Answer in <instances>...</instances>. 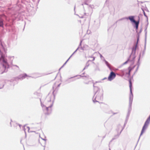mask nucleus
Here are the masks:
<instances>
[{"label": "nucleus", "mask_w": 150, "mask_h": 150, "mask_svg": "<svg viewBox=\"0 0 150 150\" xmlns=\"http://www.w3.org/2000/svg\"><path fill=\"white\" fill-rule=\"evenodd\" d=\"M73 55L72 54L69 57V58H68V59H70V58L72 57V56Z\"/></svg>", "instance_id": "35"}, {"label": "nucleus", "mask_w": 150, "mask_h": 150, "mask_svg": "<svg viewBox=\"0 0 150 150\" xmlns=\"http://www.w3.org/2000/svg\"><path fill=\"white\" fill-rule=\"evenodd\" d=\"M110 112L112 113L113 114V115H114L117 114L118 113V112H114L111 110H110L109 111V113H110Z\"/></svg>", "instance_id": "26"}, {"label": "nucleus", "mask_w": 150, "mask_h": 150, "mask_svg": "<svg viewBox=\"0 0 150 150\" xmlns=\"http://www.w3.org/2000/svg\"><path fill=\"white\" fill-rule=\"evenodd\" d=\"M2 88V87H0V89Z\"/></svg>", "instance_id": "57"}, {"label": "nucleus", "mask_w": 150, "mask_h": 150, "mask_svg": "<svg viewBox=\"0 0 150 150\" xmlns=\"http://www.w3.org/2000/svg\"><path fill=\"white\" fill-rule=\"evenodd\" d=\"M23 129H24V131L25 132V129L23 127Z\"/></svg>", "instance_id": "51"}, {"label": "nucleus", "mask_w": 150, "mask_h": 150, "mask_svg": "<svg viewBox=\"0 0 150 150\" xmlns=\"http://www.w3.org/2000/svg\"><path fill=\"white\" fill-rule=\"evenodd\" d=\"M13 66L16 67L18 69V70H19V68L18 66L17 65H13Z\"/></svg>", "instance_id": "33"}, {"label": "nucleus", "mask_w": 150, "mask_h": 150, "mask_svg": "<svg viewBox=\"0 0 150 150\" xmlns=\"http://www.w3.org/2000/svg\"><path fill=\"white\" fill-rule=\"evenodd\" d=\"M80 17L81 18H83L84 17V16H80Z\"/></svg>", "instance_id": "50"}, {"label": "nucleus", "mask_w": 150, "mask_h": 150, "mask_svg": "<svg viewBox=\"0 0 150 150\" xmlns=\"http://www.w3.org/2000/svg\"><path fill=\"white\" fill-rule=\"evenodd\" d=\"M62 68L61 67L59 69V70H61V69Z\"/></svg>", "instance_id": "56"}, {"label": "nucleus", "mask_w": 150, "mask_h": 150, "mask_svg": "<svg viewBox=\"0 0 150 150\" xmlns=\"http://www.w3.org/2000/svg\"><path fill=\"white\" fill-rule=\"evenodd\" d=\"M85 73H82L81 75L83 76V77H88V75H86V76H84L83 75Z\"/></svg>", "instance_id": "28"}, {"label": "nucleus", "mask_w": 150, "mask_h": 150, "mask_svg": "<svg viewBox=\"0 0 150 150\" xmlns=\"http://www.w3.org/2000/svg\"><path fill=\"white\" fill-rule=\"evenodd\" d=\"M4 25V20L0 17V27L3 28Z\"/></svg>", "instance_id": "17"}, {"label": "nucleus", "mask_w": 150, "mask_h": 150, "mask_svg": "<svg viewBox=\"0 0 150 150\" xmlns=\"http://www.w3.org/2000/svg\"><path fill=\"white\" fill-rule=\"evenodd\" d=\"M67 62H65V63L63 64V66H64V65H65L67 63Z\"/></svg>", "instance_id": "44"}, {"label": "nucleus", "mask_w": 150, "mask_h": 150, "mask_svg": "<svg viewBox=\"0 0 150 150\" xmlns=\"http://www.w3.org/2000/svg\"><path fill=\"white\" fill-rule=\"evenodd\" d=\"M104 61L106 66L108 67L109 68V69L110 70L112 71V69L110 67V64L108 63V61H107L105 59L104 60Z\"/></svg>", "instance_id": "16"}, {"label": "nucleus", "mask_w": 150, "mask_h": 150, "mask_svg": "<svg viewBox=\"0 0 150 150\" xmlns=\"http://www.w3.org/2000/svg\"><path fill=\"white\" fill-rule=\"evenodd\" d=\"M127 121H126V120H125V124H124V125H125L127 123Z\"/></svg>", "instance_id": "37"}, {"label": "nucleus", "mask_w": 150, "mask_h": 150, "mask_svg": "<svg viewBox=\"0 0 150 150\" xmlns=\"http://www.w3.org/2000/svg\"><path fill=\"white\" fill-rule=\"evenodd\" d=\"M140 21V17L139 16H138V20L137 22L134 24V27L135 28L136 31V33H137V31L138 29Z\"/></svg>", "instance_id": "9"}, {"label": "nucleus", "mask_w": 150, "mask_h": 150, "mask_svg": "<svg viewBox=\"0 0 150 150\" xmlns=\"http://www.w3.org/2000/svg\"><path fill=\"white\" fill-rule=\"evenodd\" d=\"M73 55L72 54L69 57V58H68V59H70V58L72 57V56Z\"/></svg>", "instance_id": "36"}, {"label": "nucleus", "mask_w": 150, "mask_h": 150, "mask_svg": "<svg viewBox=\"0 0 150 150\" xmlns=\"http://www.w3.org/2000/svg\"><path fill=\"white\" fill-rule=\"evenodd\" d=\"M77 76L83 77V76L79 75H76L75 76L71 77L68 78L67 79V80L66 81H67L68 83H70L76 80V77Z\"/></svg>", "instance_id": "7"}, {"label": "nucleus", "mask_w": 150, "mask_h": 150, "mask_svg": "<svg viewBox=\"0 0 150 150\" xmlns=\"http://www.w3.org/2000/svg\"><path fill=\"white\" fill-rule=\"evenodd\" d=\"M105 137V136H104L103 137V138H104Z\"/></svg>", "instance_id": "58"}, {"label": "nucleus", "mask_w": 150, "mask_h": 150, "mask_svg": "<svg viewBox=\"0 0 150 150\" xmlns=\"http://www.w3.org/2000/svg\"><path fill=\"white\" fill-rule=\"evenodd\" d=\"M107 79V78H106V77H105L103 79H102V80H105V79Z\"/></svg>", "instance_id": "41"}, {"label": "nucleus", "mask_w": 150, "mask_h": 150, "mask_svg": "<svg viewBox=\"0 0 150 150\" xmlns=\"http://www.w3.org/2000/svg\"><path fill=\"white\" fill-rule=\"evenodd\" d=\"M134 18L135 17L134 16H129L128 17H127V19H129L132 23H135L137 22V21H136L135 20Z\"/></svg>", "instance_id": "10"}, {"label": "nucleus", "mask_w": 150, "mask_h": 150, "mask_svg": "<svg viewBox=\"0 0 150 150\" xmlns=\"http://www.w3.org/2000/svg\"><path fill=\"white\" fill-rule=\"evenodd\" d=\"M82 41L81 40V41L80 42V43H79V46L78 47V48H79V49L80 48H81V49L82 50H83V48H82V47H81V43H82Z\"/></svg>", "instance_id": "21"}, {"label": "nucleus", "mask_w": 150, "mask_h": 150, "mask_svg": "<svg viewBox=\"0 0 150 150\" xmlns=\"http://www.w3.org/2000/svg\"><path fill=\"white\" fill-rule=\"evenodd\" d=\"M116 75L115 73L112 71L110 72L108 77V80L109 81H111L116 77Z\"/></svg>", "instance_id": "8"}, {"label": "nucleus", "mask_w": 150, "mask_h": 150, "mask_svg": "<svg viewBox=\"0 0 150 150\" xmlns=\"http://www.w3.org/2000/svg\"><path fill=\"white\" fill-rule=\"evenodd\" d=\"M138 48V45H134L132 48V52L130 54V57L132 58V60L135 59L136 58L135 53L136 50Z\"/></svg>", "instance_id": "6"}, {"label": "nucleus", "mask_w": 150, "mask_h": 150, "mask_svg": "<svg viewBox=\"0 0 150 150\" xmlns=\"http://www.w3.org/2000/svg\"><path fill=\"white\" fill-rule=\"evenodd\" d=\"M100 57L101 58L102 57H103V56H102V55L101 54H100Z\"/></svg>", "instance_id": "47"}, {"label": "nucleus", "mask_w": 150, "mask_h": 150, "mask_svg": "<svg viewBox=\"0 0 150 150\" xmlns=\"http://www.w3.org/2000/svg\"><path fill=\"white\" fill-rule=\"evenodd\" d=\"M137 1L138 2V4H139V1H138V0H137Z\"/></svg>", "instance_id": "53"}, {"label": "nucleus", "mask_w": 150, "mask_h": 150, "mask_svg": "<svg viewBox=\"0 0 150 150\" xmlns=\"http://www.w3.org/2000/svg\"><path fill=\"white\" fill-rule=\"evenodd\" d=\"M27 128L28 129V131L29 130L30 128L29 127H27Z\"/></svg>", "instance_id": "43"}, {"label": "nucleus", "mask_w": 150, "mask_h": 150, "mask_svg": "<svg viewBox=\"0 0 150 150\" xmlns=\"http://www.w3.org/2000/svg\"><path fill=\"white\" fill-rule=\"evenodd\" d=\"M87 68L85 67L83 69V71L85 69H86Z\"/></svg>", "instance_id": "46"}, {"label": "nucleus", "mask_w": 150, "mask_h": 150, "mask_svg": "<svg viewBox=\"0 0 150 150\" xmlns=\"http://www.w3.org/2000/svg\"><path fill=\"white\" fill-rule=\"evenodd\" d=\"M148 24H149V23H148V22L147 24L145 26V29L144 30V32L145 33V38H146V37H147V28Z\"/></svg>", "instance_id": "15"}, {"label": "nucleus", "mask_w": 150, "mask_h": 150, "mask_svg": "<svg viewBox=\"0 0 150 150\" xmlns=\"http://www.w3.org/2000/svg\"><path fill=\"white\" fill-rule=\"evenodd\" d=\"M142 30V28H141V29H140L139 31V32H138L137 31V34H138L139 36H140V34L141 33Z\"/></svg>", "instance_id": "25"}, {"label": "nucleus", "mask_w": 150, "mask_h": 150, "mask_svg": "<svg viewBox=\"0 0 150 150\" xmlns=\"http://www.w3.org/2000/svg\"><path fill=\"white\" fill-rule=\"evenodd\" d=\"M63 66L61 67V68H62V67H63Z\"/></svg>", "instance_id": "59"}, {"label": "nucleus", "mask_w": 150, "mask_h": 150, "mask_svg": "<svg viewBox=\"0 0 150 150\" xmlns=\"http://www.w3.org/2000/svg\"><path fill=\"white\" fill-rule=\"evenodd\" d=\"M91 60H88V62L86 63V66L85 67L87 69L88 68V67L89 66V64L88 63L89 62L91 61Z\"/></svg>", "instance_id": "23"}, {"label": "nucleus", "mask_w": 150, "mask_h": 150, "mask_svg": "<svg viewBox=\"0 0 150 150\" xmlns=\"http://www.w3.org/2000/svg\"><path fill=\"white\" fill-rule=\"evenodd\" d=\"M123 128H122V130H121V131H120V132L119 133H118L117 134L115 135L114 136V137L113 138H112V139L110 141V142H111L114 140L116 139H117V138H118V137H119L120 134L122 132L123 130Z\"/></svg>", "instance_id": "13"}, {"label": "nucleus", "mask_w": 150, "mask_h": 150, "mask_svg": "<svg viewBox=\"0 0 150 150\" xmlns=\"http://www.w3.org/2000/svg\"><path fill=\"white\" fill-rule=\"evenodd\" d=\"M78 77L76 79H80L81 78V77H82V76H78Z\"/></svg>", "instance_id": "38"}, {"label": "nucleus", "mask_w": 150, "mask_h": 150, "mask_svg": "<svg viewBox=\"0 0 150 150\" xmlns=\"http://www.w3.org/2000/svg\"><path fill=\"white\" fill-rule=\"evenodd\" d=\"M93 60H91V62L92 61H94L95 60V57H93Z\"/></svg>", "instance_id": "39"}, {"label": "nucleus", "mask_w": 150, "mask_h": 150, "mask_svg": "<svg viewBox=\"0 0 150 150\" xmlns=\"http://www.w3.org/2000/svg\"><path fill=\"white\" fill-rule=\"evenodd\" d=\"M61 84V83H60V84H59L58 85V86H57V87H59L60 86V84Z\"/></svg>", "instance_id": "42"}, {"label": "nucleus", "mask_w": 150, "mask_h": 150, "mask_svg": "<svg viewBox=\"0 0 150 150\" xmlns=\"http://www.w3.org/2000/svg\"><path fill=\"white\" fill-rule=\"evenodd\" d=\"M141 56V53H140L139 54V58L138 59V61L136 65V66L137 65V67H138V68H139L140 65V60Z\"/></svg>", "instance_id": "14"}, {"label": "nucleus", "mask_w": 150, "mask_h": 150, "mask_svg": "<svg viewBox=\"0 0 150 150\" xmlns=\"http://www.w3.org/2000/svg\"><path fill=\"white\" fill-rule=\"evenodd\" d=\"M129 117H127V116H126V120L127 121V120L129 119Z\"/></svg>", "instance_id": "34"}, {"label": "nucleus", "mask_w": 150, "mask_h": 150, "mask_svg": "<svg viewBox=\"0 0 150 150\" xmlns=\"http://www.w3.org/2000/svg\"><path fill=\"white\" fill-rule=\"evenodd\" d=\"M146 38H145V45L144 47V50H146Z\"/></svg>", "instance_id": "24"}, {"label": "nucleus", "mask_w": 150, "mask_h": 150, "mask_svg": "<svg viewBox=\"0 0 150 150\" xmlns=\"http://www.w3.org/2000/svg\"><path fill=\"white\" fill-rule=\"evenodd\" d=\"M33 94L36 96L35 97V98H36L38 97V96H40V95L41 94L40 93H38L37 92H35L33 93Z\"/></svg>", "instance_id": "18"}, {"label": "nucleus", "mask_w": 150, "mask_h": 150, "mask_svg": "<svg viewBox=\"0 0 150 150\" xmlns=\"http://www.w3.org/2000/svg\"><path fill=\"white\" fill-rule=\"evenodd\" d=\"M145 50H144L142 52H141L140 53H141V54H142V57H143L144 56L145 54Z\"/></svg>", "instance_id": "22"}, {"label": "nucleus", "mask_w": 150, "mask_h": 150, "mask_svg": "<svg viewBox=\"0 0 150 150\" xmlns=\"http://www.w3.org/2000/svg\"><path fill=\"white\" fill-rule=\"evenodd\" d=\"M62 68L61 67L59 69V70H61V69Z\"/></svg>", "instance_id": "55"}, {"label": "nucleus", "mask_w": 150, "mask_h": 150, "mask_svg": "<svg viewBox=\"0 0 150 150\" xmlns=\"http://www.w3.org/2000/svg\"><path fill=\"white\" fill-rule=\"evenodd\" d=\"M129 87L130 91V94L129 96V105L128 112L127 116L129 117V116L131 111L132 110V105L133 99V96L132 91V82L131 78L129 79Z\"/></svg>", "instance_id": "4"}, {"label": "nucleus", "mask_w": 150, "mask_h": 150, "mask_svg": "<svg viewBox=\"0 0 150 150\" xmlns=\"http://www.w3.org/2000/svg\"><path fill=\"white\" fill-rule=\"evenodd\" d=\"M27 76H28L25 73L23 74L20 75L18 77V79L20 80H22Z\"/></svg>", "instance_id": "12"}, {"label": "nucleus", "mask_w": 150, "mask_h": 150, "mask_svg": "<svg viewBox=\"0 0 150 150\" xmlns=\"http://www.w3.org/2000/svg\"><path fill=\"white\" fill-rule=\"evenodd\" d=\"M109 150H110V149H109Z\"/></svg>", "instance_id": "61"}, {"label": "nucleus", "mask_w": 150, "mask_h": 150, "mask_svg": "<svg viewBox=\"0 0 150 150\" xmlns=\"http://www.w3.org/2000/svg\"><path fill=\"white\" fill-rule=\"evenodd\" d=\"M144 11H146V12H149V11L148 9L147 8V7H146L144 9Z\"/></svg>", "instance_id": "29"}, {"label": "nucleus", "mask_w": 150, "mask_h": 150, "mask_svg": "<svg viewBox=\"0 0 150 150\" xmlns=\"http://www.w3.org/2000/svg\"><path fill=\"white\" fill-rule=\"evenodd\" d=\"M79 48H77V49L72 54L73 55H74L78 50Z\"/></svg>", "instance_id": "30"}, {"label": "nucleus", "mask_w": 150, "mask_h": 150, "mask_svg": "<svg viewBox=\"0 0 150 150\" xmlns=\"http://www.w3.org/2000/svg\"><path fill=\"white\" fill-rule=\"evenodd\" d=\"M139 68H138V67H137V68H136V70H135V71L134 72V74L137 72V71H138V69H139Z\"/></svg>", "instance_id": "31"}, {"label": "nucleus", "mask_w": 150, "mask_h": 150, "mask_svg": "<svg viewBox=\"0 0 150 150\" xmlns=\"http://www.w3.org/2000/svg\"><path fill=\"white\" fill-rule=\"evenodd\" d=\"M10 126L11 127H12V125H11V122H10Z\"/></svg>", "instance_id": "48"}, {"label": "nucleus", "mask_w": 150, "mask_h": 150, "mask_svg": "<svg viewBox=\"0 0 150 150\" xmlns=\"http://www.w3.org/2000/svg\"><path fill=\"white\" fill-rule=\"evenodd\" d=\"M142 11H143V14H144V16L146 18V20H147V21H148V16H147L146 15V14L145 13V12L144 11V9L143 8H141Z\"/></svg>", "instance_id": "19"}, {"label": "nucleus", "mask_w": 150, "mask_h": 150, "mask_svg": "<svg viewBox=\"0 0 150 150\" xmlns=\"http://www.w3.org/2000/svg\"><path fill=\"white\" fill-rule=\"evenodd\" d=\"M69 59H68L66 61V62H67L69 61Z\"/></svg>", "instance_id": "52"}, {"label": "nucleus", "mask_w": 150, "mask_h": 150, "mask_svg": "<svg viewBox=\"0 0 150 150\" xmlns=\"http://www.w3.org/2000/svg\"><path fill=\"white\" fill-rule=\"evenodd\" d=\"M139 36L138 34L137 35V42L136 43L135 45H138V42L139 41Z\"/></svg>", "instance_id": "20"}, {"label": "nucleus", "mask_w": 150, "mask_h": 150, "mask_svg": "<svg viewBox=\"0 0 150 150\" xmlns=\"http://www.w3.org/2000/svg\"><path fill=\"white\" fill-rule=\"evenodd\" d=\"M42 139L43 140H44V141H46V139H43V138H42Z\"/></svg>", "instance_id": "45"}, {"label": "nucleus", "mask_w": 150, "mask_h": 150, "mask_svg": "<svg viewBox=\"0 0 150 150\" xmlns=\"http://www.w3.org/2000/svg\"><path fill=\"white\" fill-rule=\"evenodd\" d=\"M135 66L136 65H135L132 67H131L130 66L128 68V72L127 71V69H124L121 70L120 71L122 74V76H123L125 75H128V77H129L130 76V72L134 68Z\"/></svg>", "instance_id": "5"}, {"label": "nucleus", "mask_w": 150, "mask_h": 150, "mask_svg": "<svg viewBox=\"0 0 150 150\" xmlns=\"http://www.w3.org/2000/svg\"><path fill=\"white\" fill-rule=\"evenodd\" d=\"M14 57L13 56H9L8 57V58L10 59L11 61H12L14 59Z\"/></svg>", "instance_id": "27"}, {"label": "nucleus", "mask_w": 150, "mask_h": 150, "mask_svg": "<svg viewBox=\"0 0 150 150\" xmlns=\"http://www.w3.org/2000/svg\"><path fill=\"white\" fill-rule=\"evenodd\" d=\"M140 2L142 4L143 3V2H142V1H141Z\"/></svg>", "instance_id": "54"}, {"label": "nucleus", "mask_w": 150, "mask_h": 150, "mask_svg": "<svg viewBox=\"0 0 150 150\" xmlns=\"http://www.w3.org/2000/svg\"><path fill=\"white\" fill-rule=\"evenodd\" d=\"M54 87L53 86V88L54 90L52 92V94L50 95H49L47 97V98H49V100H48V102L50 103L49 105H44L42 103L41 99H40L41 106L42 108L44 113L46 115H49L52 112V107L53 106L55 98L56 93H54V92H56V93H57L58 90V88H56L55 90L54 89Z\"/></svg>", "instance_id": "2"}, {"label": "nucleus", "mask_w": 150, "mask_h": 150, "mask_svg": "<svg viewBox=\"0 0 150 150\" xmlns=\"http://www.w3.org/2000/svg\"><path fill=\"white\" fill-rule=\"evenodd\" d=\"M101 82V81H96L95 83H94L93 81V82L94 91L95 92L93 98L96 96L95 98L94 99H93V101L94 103L96 102L99 103V101L102 100L103 99V91H101L100 88L98 87L95 86L96 83Z\"/></svg>", "instance_id": "3"}, {"label": "nucleus", "mask_w": 150, "mask_h": 150, "mask_svg": "<svg viewBox=\"0 0 150 150\" xmlns=\"http://www.w3.org/2000/svg\"><path fill=\"white\" fill-rule=\"evenodd\" d=\"M16 124L17 125H18L21 128V125L19 124H17V123Z\"/></svg>", "instance_id": "40"}, {"label": "nucleus", "mask_w": 150, "mask_h": 150, "mask_svg": "<svg viewBox=\"0 0 150 150\" xmlns=\"http://www.w3.org/2000/svg\"><path fill=\"white\" fill-rule=\"evenodd\" d=\"M6 46L4 42H0V54L1 55L0 58V74H2L4 72H6L8 69L10 67V65L8 63L7 60L4 55L2 54V51L5 52Z\"/></svg>", "instance_id": "1"}, {"label": "nucleus", "mask_w": 150, "mask_h": 150, "mask_svg": "<svg viewBox=\"0 0 150 150\" xmlns=\"http://www.w3.org/2000/svg\"><path fill=\"white\" fill-rule=\"evenodd\" d=\"M124 19H127V17H125L122 18L120 19L119 20H120V21L122 20H124Z\"/></svg>", "instance_id": "32"}, {"label": "nucleus", "mask_w": 150, "mask_h": 150, "mask_svg": "<svg viewBox=\"0 0 150 150\" xmlns=\"http://www.w3.org/2000/svg\"><path fill=\"white\" fill-rule=\"evenodd\" d=\"M134 60H132V57H130V56H129L127 60L122 65L126 64L129 62H130L132 63L133 64L134 62Z\"/></svg>", "instance_id": "11"}, {"label": "nucleus", "mask_w": 150, "mask_h": 150, "mask_svg": "<svg viewBox=\"0 0 150 150\" xmlns=\"http://www.w3.org/2000/svg\"><path fill=\"white\" fill-rule=\"evenodd\" d=\"M90 58H93V57H94L93 56H90Z\"/></svg>", "instance_id": "49"}, {"label": "nucleus", "mask_w": 150, "mask_h": 150, "mask_svg": "<svg viewBox=\"0 0 150 150\" xmlns=\"http://www.w3.org/2000/svg\"><path fill=\"white\" fill-rule=\"evenodd\" d=\"M75 6H74V9H75Z\"/></svg>", "instance_id": "60"}]
</instances>
